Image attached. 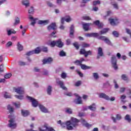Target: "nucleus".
Returning <instances> with one entry per match:
<instances>
[{
  "instance_id": "obj_24",
  "label": "nucleus",
  "mask_w": 131,
  "mask_h": 131,
  "mask_svg": "<svg viewBox=\"0 0 131 131\" xmlns=\"http://www.w3.org/2000/svg\"><path fill=\"white\" fill-rule=\"evenodd\" d=\"M42 62H43V64L51 63V62H53V58H52L51 57H49L47 59H43Z\"/></svg>"
},
{
  "instance_id": "obj_27",
  "label": "nucleus",
  "mask_w": 131,
  "mask_h": 131,
  "mask_svg": "<svg viewBox=\"0 0 131 131\" xmlns=\"http://www.w3.org/2000/svg\"><path fill=\"white\" fill-rule=\"evenodd\" d=\"M28 13L30 15H33L34 14V7L33 6H31L29 9Z\"/></svg>"
},
{
  "instance_id": "obj_62",
  "label": "nucleus",
  "mask_w": 131,
  "mask_h": 131,
  "mask_svg": "<svg viewBox=\"0 0 131 131\" xmlns=\"http://www.w3.org/2000/svg\"><path fill=\"white\" fill-rule=\"evenodd\" d=\"M116 119L117 120H120L121 119V116L119 114L116 115Z\"/></svg>"
},
{
  "instance_id": "obj_49",
  "label": "nucleus",
  "mask_w": 131,
  "mask_h": 131,
  "mask_svg": "<svg viewBox=\"0 0 131 131\" xmlns=\"http://www.w3.org/2000/svg\"><path fill=\"white\" fill-rule=\"evenodd\" d=\"M15 97L16 99H18L19 100H23V95H15Z\"/></svg>"
},
{
  "instance_id": "obj_43",
  "label": "nucleus",
  "mask_w": 131,
  "mask_h": 131,
  "mask_svg": "<svg viewBox=\"0 0 131 131\" xmlns=\"http://www.w3.org/2000/svg\"><path fill=\"white\" fill-rule=\"evenodd\" d=\"M112 5L116 10H118L119 7H118V4L117 3H112Z\"/></svg>"
},
{
  "instance_id": "obj_12",
  "label": "nucleus",
  "mask_w": 131,
  "mask_h": 131,
  "mask_svg": "<svg viewBox=\"0 0 131 131\" xmlns=\"http://www.w3.org/2000/svg\"><path fill=\"white\" fill-rule=\"evenodd\" d=\"M109 21L110 24L112 25L113 26H115V25H117V24L119 23V21L117 19L110 18Z\"/></svg>"
},
{
  "instance_id": "obj_9",
  "label": "nucleus",
  "mask_w": 131,
  "mask_h": 131,
  "mask_svg": "<svg viewBox=\"0 0 131 131\" xmlns=\"http://www.w3.org/2000/svg\"><path fill=\"white\" fill-rule=\"evenodd\" d=\"M56 83L58 84V85H59L60 88L62 89V90H64V91H67V88H66V86H64V82L63 81L58 80L56 81Z\"/></svg>"
},
{
  "instance_id": "obj_64",
  "label": "nucleus",
  "mask_w": 131,
  "mask_h": 131,
  "mask_svg": "<svg viewBox=\"0 0 131 131\" xmlns=\"http://www.w3.org/2000/svg\"><path fill=\"white\" fill-rule=\"evenodd\" d=\"M13 45V43L11 41H9L7 44H6V47L7 48H9V47H11Z\"/></svg>"
},
{
  "instance_id": "obj_39",
  "label": "nucleus",
  "mask_w": 131,
  "mask_h": 131,
  "mask_svg": "<svg viewBox=\"0 0 131 131\" xmlns=\"http://www.w3.org/2000/svg\"><path fill=\"white\" fill-rule=\"evenodd\" d=\"M7 33H8V35L10 36L12 34H15L16 31L14 30H9L7 31Z\"/></svg>"
},
{
  "instance_id": "obj_11",
  "label": "nucleus",
  "mask_w": 131,
  "mask_h": 131,
  "mask_svg": "<svg viewBox=\"0 0 131 131\" xmlns=\"http://www.w3.org/2000/svg\"><path fill=\"white\" fill-rule=\"evenodd\" d=\"M56 29H57L56 23H52L48 27V30H56Z\"/></svg>"
},
{
  "instance_id": "obj_37",
  "label": "nucleus",
  "mask_w": 131,
  "mask_h": 131,
  "mask_svg": "<svg viewBox=\"0 0 131 131\" xmlns=\"http://www.w3.org/2000/svg\"><path fill=\"white\" fill-rule=\"evenodd\" d=\"M112 34L114 37H119V32L116 31H114L112 32Z\"/></svg>"
},
{
  "instance_id": "obj_10",
  "label": "nucleus",
  "mask_w": 131,
  "mask_h": 131,
  "mask_svg": "<svg viewBox=\"0 0 131 131\" xmlns=\"http://www.w3.org/2000/svg\"><path fill=\"white\" fill-rule=\"evenodd\" d=\"M97 54V59H100V57H103L104 56V52H103V49L102 48L99 47L98 48Z\"/></svg>"
},
{
  "instance_id": "obj_45",
  "label": "nucleus",
  "mask_w": 131,
  "mask_h": 131,
  "mask_svg": "<svg viewBox=\"0 0 131 131\" xmlns=\"http://www.w3.org/2000/svg\"><path fill=\"white\" fill-rule=\"evenodd\" d=\"M73 46L76 48V50L79 49V44H78V42H75V43H73Z\"/></svg>"
},
{
  "instance_id": "obj_17",
  "label": "nucleus",
  "mask_w": 131,
  "mask_h": 131,
  "mask_svg": "<svg viewBox=\"0 0 131 131\" xmlns=\"http://www.w3.org/2000/svg\"><path fill=\"white\" fill-rule=\"evenodd\" d=\"M88 109L91 110V111H93V112L96 111L97 109V106L95 103H93L92 105L88 106Z\"/></svg>"
},
{
  "instance_id": "obj_35",
  "label": "nucleus",
  "mask_w": 131,
  "mask_h": 131,
  "mask_svg": "<svg viewBox=\"0 0 131 131\" xmlns=\"http://www.w3.org/2000/svg\"><path fill=\"white\" fill-rule=\"evenodd\" d=\"M49 46L51 47V48H54L55 46H56V41L53 40L51 42L49 43Z\"/></svg>"
},
{
  "instance_id": "obj_25",
  "label": "nucleus",
  "mask_w": 131,
  "mask_h": 131,
  "mask_svg": "<svg viewBox=\"0 0 131 131\" xmlns=\"http://www.w3.org/2000/svg\"><path fill=\"white\" fill-rule=\"evenodd\" d=\"M109 31V28H104L101 31H99V34L102 35L103 34H106L107 32Z\"/></svg>"
},
{
  "instance_id": "obj_6",
  "label": "nucleus",
  "mask_w": 131,
  "mask_h": 131,
  "mask_svg": "<svg viewBox=\"0 0 131 131\" xmlns=\"http://www.w3.org/2000/svg\"><path fill=\"white\" fill-rule=\"evenodd\" d=\"M80 55H84L85 58H87L88 56H92L93 55V52L91 50L86 51L85 49H81L80 50Z\"/></svg>"
},
{
  "instance_id": "obj_61",
  "label": "nucleus",
  "mask_w": 131,
  "mask_h": 131,
  "mask_svg": "<svg viewBox=\"0 0 131 131\" xmlns=\"http://www.w3.org/2000/svg\"><path fill=\"white\" fill-rule=\"evenodd\" d=\"M43 75H49V71H47L46 70H44L43 71Z\"/></svg>"
},
{
  "instance_id": "obj_1",
  "label": "nucleus",
  "mask_w": 131,
  "mask_h": 131,
  "mask_svg": "<svg viewBox=\"0 0 131 131\" xmlns=\"http://www.w3.org/2000/svg\"><path fill=\"white\" fill-rule=\"evenodd\" d=\"M78 122L79 120L74 117H72L70 120L67 121L66 123H62L61 120L57 121L58 124H60L61 126H67V129L68 130H72L74 129L73 127H77L78 126Z\"/></svg>"
},
{
  "instance_id": "obj_30",
  "label": "nucleus",
  "mask_w": 131,
  "mask_h": 131,
  "mask_svg": "<svg viewBox=\"0 0 131 131\" xmlns=\"http://www.w3.org/2000/svg\"><path fill=\"white\" fill-rule=\"evenodd\" d=\"M41 52L40 48L37 47L34 50H33V53L34 54H39Z\"/></svg>"
},
{
  "instance_id": "obj_13",
  "label": "nucleus",
  "mask_w": 131,
  "mask_h": 131,
  "mask_svg": "<svg viewBox=\"0 0 131 131\" xmlns=\"http://www.w3.org/2000/svg\"><path fill=\"white\" fill-rule=\"evenodd\" d=\"M91 25L92 24L91 23H83V29L85 31H88V30H90V26H91Z\"/></svg>"
},
{
  "instance_id": "obj_8",
  "label": "nucleus",
  "mask_w": 131,
  "mask_h": 131,
  "mask_svg": "<svg viewBox=\"0 0 131 131\" xmlns=\"http://www.w3.org/2000/svg\"><path fill=\"white\" fill-rule=\"evenodd\" d=\"M27 98L32 102L33 107H37V105H38V102H37L35 99L30 96H27Z\"/></svg>"
},
{
  "instance_id": "obj_55",
  "label": "nucleus",
  "mask_w": 131,
  "mask_h": 131,
  "mask_svg": "<svg viewBox=\"0 0 131 131\" xmlns=\"http://www.w3.org/2000/svg\"><path fill=\"white\" fill-rule=\"evenodd\" d=\"M92 37H99V33H92Z\"/></svg>"
},
{
  "instance_id": "obj_20",
  "label": "nucleus",
  "mask_w": 131,
  "mask_h": 131,
  "mask_svg": "<svg viewBox=\"0 0 131 131\" xmlns=\"http://www.w3.org/2000/svg\"><path fill=\"white\" fill-rule=\"evenodd\" d=\"M39 107L42 112H43L44 113H48V109H47V108H46L43 105H39Z\"/></svg>"
},
{
  "instance_id": "obj_46",
  "label": "nucleus",
  "mask_w": 131,
  "mask_h": 131,
  "mask_svg": "<svg viewBox=\"0 0 131 131\" xmlns=\"http://www.w3.org/2000/svg\"><path fill=\"white\" fill-rule=\"evenodd\" d=\"M101 4V1L97 0L93 1V6H97V5H100Z\"/></svg>"
},
{
  "instance_id": "obj_42",
  "label": "nucleus",
  "mask_w": 131,
  "mask_h": 131,
  "mask_svg": "<svg viewBox=\"0 0 131 131\" xmlns=\"http://www.w3.org/2000/svg\"><path fill=\"white\" fill-rule=\"evenodd\" d=\"M60 57H66V53L64 52V50H61L59 54Z\"/></svg>"
},
{
  "instance_id": "obj_18",
  "label": "nucleus",
  "mask_w": 131,
  "mask_h": 131,
  "mask_svg": "<svg viewBox=\"0 0 131 131\" xmlns=\"http://www.w3.org/2000/svg\"><path fill=\"white\" fill-rule=\"evenodd\" d=\"M50 23V20L49 19L46 20H38V24L40 25H47Z\"/></svg>"
},
{
  "instance_id": "obj_58",
  "label": "nucleus",
  "mask_w": 131,
  "mask_h": 131,
  "mask_svg": "<svg viewBox=\"0 0 131 131\" xmlns=\"http://www.w3.org/2000/svg\"><path fill=\"white\" fill-rule=\"evenodd\" d=\"M33 54H34L33 51L32 50V51H29V52H27L26 53V55L27 56H31V55H33Z\"/></svg>"
},
{
  "instance_id": "obj_34",
  "label": "nucleus",
  "mask_w": 131,
  "mask_h": 131,
  "mask_svg": "<svg viewBox=\"0 0 131 131\" xmlns=\"http://www.w3.org/2000/svg\"><path fill=\"white\" fill-rule=\"evenodd\" d=\"M17 47V50H18V51H19L20 52H21V51H23V46L21 44H20V42H18Z\"/></svg>"
},
{
  "instance_id": "obj_40",
  "label": "nucleus",
  "mask_w": 131,
  "mask_h": 131,
  "mask_svg": "<svg viewBox=\"0 0 131 131\" xmlns=\"http://www.w3.org/2000/svg\"><path fill=\"white\" fill-rule=\"evenodd\" d=\"M121 79L123 80H128V77H127V75H126V74H123L121 75Z\"/></svg>"
},
{
  "instance_id": "obj_32",
  "label": "nucleus",
  "mask_w": 131,
  "mask_h": 131,
  "mask_svg": "<svg viewBox=\"0 0 131 131\" xmlns=\"http://www.w3.org/2000/svg\"><path fill=\"white\" fill-rule=\"evenodd\" d=\"M7 110L9 111V113L12 114L14 112V108L11 105H8L7 106Z\"/></svg>"
},
{
  "instance_id": "obj_57",
  "label": "nucleus",
  "mask_w": 131,
  "mask_h": 131,
  "mask_svg": "<svg viewBox=\"0 0 131 131\" xmlns=\"http://www.w3.org/2000/svg\"><path fill=\"white\" fill-rule=\"evenodd\" d=\"M81 84V81H78L75 84V86H79Z\"/></svg>"
},
{
  "instance_id": "obj_60",
  "label": "nucleus",
  "mask_w": 131,
  "mask_h": 131,
  "mask_svg": "<svg viewBox=\"0 0 131 131\" xmlns=\"http://www.w3.org/2000/svg\"><path fill=\"white\" fill-rule=\"evenodd\" d=\"M71 43V40L70 39H68L66 40V45L67 46L70 45Z\"/></svg>"
},
{
  "instance_id": "obj_31",
  "label": "nucleus",
  "mask_w": 131,
  "mask_h": 131,
  "mask_svg": "<svg viewBox=\"0 0 131 131\" xmlns=\"http://www.w3.org/2000/svg\"><path fill=\"white\" fill-rule=\"evenodd\" d=\"M18 24H20V18L19 17H16L15 19V22L13 24V26H16Z\"/></svg>"
},
{
  "instance_id": "obj_54",
  "label": "nucleus",
  "mask_w": 131,
  "mask_h": 131,
  "mask_svg": "<svg viewBox=\"0 0 131 131\" xmlns=\"http://www.w3.org/2000/svg\"><path fill=\"white\" fill-rule=\"evenodd\" d=\"M74 64H76V65H79L80 66H81L82 64L81 63L80 61L79 60H76L74 62Z\"/></svg>"
},
{
  "instance_id": "obj_59",
  "label": "nucleus",
  "mask_w": 131,
  "mask_h": 131,
  "mask_svg": "<svg viewBox=\"0 0 131 131\" xmlns=\"http://www.w3.org/2000/svg\"><path fill=\"white\" fill-rule=\"evenodd\" d=\"M126 96L124 95H122L121 96L120 99L122 101V102H123V100L126 99Z\"/></svg>"
},
{
  "instance_id": "obj_23",
  "label": "nucleus",
  "mask_w": 131,
  "mask_h": 131,
  "mask_svg": "<svg viewBox=\"0 0 131 131\" xmlns=\"http://www.w3.org/2000/svg\"><path fill=\"white\" fill-rule=\"evenodd\" d=\"M21 115L24 117H26V116H28L29 115V111L27 110H21Z\"/></svg>"
},
{
  "instance_id": "obj_21",
  "label": "nucleus",
  "mask_w": 131,
  "mask_h": 131,
  "mask_svg": "<svg viewBox=\"0 0 131 131\" xmlns=\"http://www.w3.org/2000/svg\"><path fill=\"white\" fill-rule=\"evenodd\" d=\"M47 92L48 95L51 96V95H52V92H53V87L51 85H49L47 88Z\"/></svg>"
},
{
  "instance_id": "obj_5",
  "label": "nucleus",
  "mask_w": 131,
  "mask_h": 131,
  "mask_svg": "<svg viewBox=\"0 0 131 131\" xmlns=\"http://www.w3.org/2000/svg\"><path fill=\"white\" fill-rule=\"evenodd\" d=\"M98 39H100V40H102L103 41H104L106 45H108V46H113V44H112V42L107 37L105 36H100L98 38Z\"/></svg>"
},
{
  "instance_id": "obj_19",
  "label": "nucleus",
  "mask_w": 131,
  "mask_h": 131,
  "mask_svg": "<svg viewBox=\"0 0 131 131\" xmlns=\"http://www.w3.org/2000/svg\"><path fill=\"white\" fill-rule=\"evenodd\" d=\"M29 19H30V20H31L32 21H33L30 24V25H32V26H34V25H35V23H36V21H37V18H34L31 15H29Z\"/></svg>"
},
{
  "instance_id": "obj_33",
  "label": "nucleus",
  "mask_w": 131,
  "mask_h": 131,
  "mask_svg": "<svg viewBox=\"0 0 131 131\" xmlns=\"http://www.w3.org/2000/svg\"><path fill=\"white\" fill-rule=\"evenodd\" d=\"M74 33V26L72 25L70 27V35H73Z\"/></svg>"
},
{
  "instance_id": "obj_56",
  "label": "nucleus",
  "mask_w": 131,
  "mask_h": 131,
  "mask_svg": "<svg viewBox=\"0 0 131 131\" xmlns=\"http://www.w3.org/2000/svg\"><path fill=\"white\" fill-rule=\"evenodd\" d=\"M13 105H14L16 108H20V102H18L17 103L14 102L13 103Z\"/></svg>"
},
{
  "instance_id": "obj_47",
  "label": "nucleus",
  "mask_w": 131,
  "mask_h": 131,
  "mask_svg": "<svg viewBox=\"0 0 131 131\" xmlns=\"http://www.w3.org/2000/svg\"><path fill=\"white\" fill-rule=\"evenodd\" d=\"M62 2H66V0H56V4L59 6H61Z\"/></svg>"
},
{
  "instance_id": "obj_4",
  "label": "nucleus",
  "mask_w": 131,
  "mask_h": 131,
  "mask_svg": "<svg viewBox=\"0 0 131 131\" xmlns=\"http://www.w3.org/2000/svg\"><path fill=\"white\" fill-rule=\"evenodd\" d=\"M111 63L114 69L117 70L118 69V66H117V59H116L115 55H112L111 57Z\"/></svg>"
},
{
  "instance_id": "obj_7",
  "label": "nucleus",
  "mask_w": 131,
  "mask_h": 131,
  "mask_svg": "<svg viewBox=\"0 0 131 131\" xmlns=\"http://www.w3.org/2000/svg\"><path fill=\"white\" fill-rule=\"evenodd\" d=\"M13 91H14L15 93H17L19 95H22L24 94V88L22 87H18V88L13 87Z\"/></svg>"
},
{
  "instance_id": "obj_15",
  "label": "nucleus",
  "mask_w": 131,
  "mask_h": 131,
  "mask_svg": "<svg viewBox=\"0 0 131 131\" xmlns=\"http://www.w3.org/2000/svg\"><path fill=\"white\" fill-rule=\"evenodd\" d=\"M56 47L60 48L64 47V43L61 40V39L56 40Z\"/></svg>"
},
{
  "instance_id": "obj_26",
  "label": "nucleus",
  "mask_w": 131,
  "mask_h": 131,
  "mask_svg": "<svg viewBox=\"0 0 131 131\" xmlns=\"http://www.w3.org/2000/svg\"><path fill=\"white\" fill-rule=\"evenodd\" d=\"M80 67L81 68V69H82L83 70H86L88 69H92L91 67L90 66H88L84 64H81L80 66Z\"/></svg>"
},
{
  "instance_id": "obj_16",
  "label": "nucleus",
  "mask_w": 131,
  "mask_h": 131,
  "mask_svg": "<svg viewBox=\"0 0 131 131\" xmlns=\"http://www.w3.org/2000/svg\"><path fill=\"white\" fill-rule=\"evenodd\" d=\"M75 96H76V97H78V98L74 100V102L75 103V104H81L82 103V101L81 100V97L78 96V95H77V94H75Z\"/></svg>"
},
{
  "instance_id": "obj_36",
  "label": "nucleus",
  "mask_w": 131,
  "mask_h": 131,
  "mask_svg": "<svg viewBox=\"0 0 131 131\" xmlns=\"http://www.w3.org/2000/svg\"><path fill=\"white\" fill-rule=\"evenodd\" d=\"M125 120H126L129 123L131 122V118H130V116L129 115H126L125 116Z\"/></svg>"
},
{
  "instance_id": "obj_44",
  "label": "nucleus",
  "mask_w": 131,
  "mask_h": 131,
  "mask_svg": "<svg viewBox=\"0 0 131 131\" xmlns=\"http://www.w3.org/2000/svg\"><path fill=\"white\" fill-rule=\"evenodd\" d=\"M93 76L95 79H99V74L98 73H93Z\"/></svg>"
},
{
  "instance_id": "obj_52",
  "label": "nucleus",
  "mask_w": 131,
  "mask_h": 131,
  "mask_svg": "<svg viewBox=\"0 0 131 131\" xmlns=\"http://www.w3.org/2000/svg\"><path fill=\"white\" fill-rule=\"evenodd\" d=\"M82 48H89L90 47V44H88L86 43H83L82 44Z\"/></svg>"
},
{
  "instance_id": "obj_22",
  "label": "nucleus",
  "mask_w": 131,
  "mask_h": 131,
  "mask_svg": "<svg viewBox=\"0 0 131 131\" xmlns=\"http://www.w3.org/2000/svg\"><path fill=\"white\" fill-rule=\"evenodd\" d=\"M81 122L84 125V126L86 127H88V128H89V127H91V126H93L92 124H90L86 123V122L85 121V120L84 119H82Z\"/></svg>"
},
{
  "instance_id": "obj_2",
  "label": "nucleus",
  "mask_w": 131,
  "mask_h": 131,
  "mask_svg": "<svg viewBox=\"0 0 131 131\" xmlns=\"http://www.w3.org/2000/svg\"><path fill=\"white\" fill-rule=\"evenodd\" d=\"M99 97L101 99H104V100H106V101H111V102L115 101V98L114 97H112L110 98L109 96L106 95V94L104 93H100L99 95Z\"/></svg>"
},
{
  "instance_id": "obj_48",
  "label": "nucleus",
  "mask_w": 131,
  "mask_h": 131,
  "mask_svg": "<svg viewBox=\"0 0 131 131\" xmlns=\"http://www.w3.org/2000/svg\"><path fill=\"white\" fill-rule=\"evenodd\" d=\"M82 18L83 20H92V18L90 17L89 16H84L82 17Z\"/></svg>"
},
{
  "instance_id": "obj_28",
  "label": "nucleus",
  "mask_w": 131,
  "mask_h": 131,
  "mask_svg": "<svg viewBox=\"0 0 131 131\" xmlns=\"http://www.w3.org/2000/svg\"><path fill=\"white\" fill-rule=\"evenodd\" d=\"M93 23L95 25H97V26H98V27L101 28L103 27V24L100 23V20H99L94 21Z\"/></svg>"
},
{
  "instance_id": "obj_53",
  "label": "nucleus",
  "mask_w": 131,
  "mask_h": 131,
  "mask_svg": "<svg viewBox=\"0 0 131 131\" xmlns=\"http://www.w3.org/2000/svg\"><path fill=\"white\" fill-rule=\"evenodd\" d=\"M61 78H63V79H65L66 77H67V75L65 73H62L61 75Z\"/></svg>"
},
{
  "instance_id": "obj_29",
  "label": "nucleus",
  "mask_w": 131,
  "mask_h": 131,
  "mask_svg": "<svg viewBox=\"0 0 131 131\" xmlns=\"http://www.w3.org/2000/svg\"><path fill=\"white\" fill-rule=\"evenodd\" d=\"M64 112L68 114H72V110L69 107H67L64 109Z\"/></svg>"
},
{
  "instance_id": "obj_51",
  "label": "nucleus",
  "mask_w": 131,
  "mask_h": 131,
  "mask_svg": "<svg viewBox=\"0 0 131 131\" xmlns=\"http://www.w3.org/2000/svg\"><path fill=\"white\" fill-rule=\"evenodd\" d=\"M4 98L6 99H10L11 98V95H9L7 93H5L4 94Z\"/></svg>"
},
{
  "instance_id": "obj_3",
  "label": "nucleus",
  "mask_w": 131,
  "mask_h": 131,
  "mask_svg": "<svg viewBox=\"0 0 131 131\" xmlns=\"http://www.w3.org/2000/svg\"><path fill=\"white\" fill-rule=\"evenodd\" d=\"M9 123L8 124V127L12 129H15L17 127V123L15 120V118H11L9 121Z\"/></svg>"
},
{
  "instance_id": "obj_50",
  "label": "nucleus",
  "mask_w": 131,
  "mask_h": 131,
  "mask_svg": "<svg viewBox=\"0 0 131 131\" xmlns=\"http://www.w3.org/2000/svg\"><path fill=\"white\" fill-rule=\"evenodd\" d=\"M11 76H12V74H7L5 75L4 77L5 78H6V79H8V78H10L11 77Z\"/></svg>"
},
{
  "instance_id": "obj_14",
  "label": "nucleus",
  "mask_w": 131,
  "mask_h": 131,
  "mask_svg": "<svg viewBox=\"0 0 131 131\" xmlns=\"http://www.w3.org/2000/svg\"><path fill=\"white\" fill-rule=\"evenodd\" d=\"M21 4L23 6H25L26 8L30 7V1L29 0H22Z\"/></svg>"
},
{
  "instance_id": "obj_63",
  "label": "nucleus",
  "mask_w": 131,
  "mask_h": 131,
  "mask_svg": "<svg viewBox=\"0 0 131 131\" xmlns=\"http://www.w3.org/2000/svg\"><path fill=\"white\" fill-rule=\"evenodd\" d=\"M114 83H115V89H118L119 86L118 84H117V82H116V80H114Z\"/></svg>"
},
{
  "instance_id": "obj_38",
  "label": "nucleus",
  "mask_w": 131,
  "mask_h": 131,
  "mask_svg": "<svg viewBox=\"0 0 131 131\" xmlns=\"http://www.w3.org/2000/svg\"><path fill=\"white\" fill-rule=\"evenodd\" d=\"M65 21H66L67 23H69L71 21V17H70V16L67 15L65 17H64Z\"/></svg>"
},
{
  "instance_id": "obj_41",
  "label": "nucleus",
  "mask_w": 131,
  "mask_h": 131,
  "mask_svg": "<svg viewBox=\"0 0 131 131\" xmlns=\"http://www.w3.org/2000/svg\"><path fill=\"white\" fill-rule=\"evenodd\" d=\"M47 4L48 6V7H50V8H55L56 7V6L53 4V3L50 2L49 1L47 2Z\"/></svg>"
}]
</instances>
